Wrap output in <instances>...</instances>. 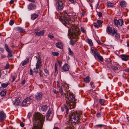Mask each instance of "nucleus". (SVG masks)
<instances>
[{"instance_id": "ddd939ff", "label": "nucleus", "mask_w": 129, "mask_h": 129, "mask_svg": "<svg viewBox=\"0 0 129 129\" xmlns=\"http://www.w3.org/2000/svg\"><path fill=\"white\" fill-rule=\"evenodd\" d=\"M99 52L96 50L91 48L90 52L93 55L95 58H96V55Z\"/></svg>"}, {"instance_id": "a18cd8bd", "label": "nucleus", "mask_w": 129, "mask_h": 129, "mask_svg": "<svg viewBox=\"0 0 129 129\" xmlns=\"http://www.w3.org/2000/svg\"><path fill=\"white\" fill-rule=\"evenodd\" d=\"M81 31L84 33H86V31L84 30L83 27H81Z\"/></svg>"}, {"instance_id": "20e7f679", "label": "nucleus", "mask_w": 129, "mask_h": 129, "mask_svg": "<svg viewBox=\"0 0 129 129\" xmlns=\"http://www.w3.org/2000/svg\"><path fill=\"white\" fill-rule=\"evenodd\" d=\"M67 92V93L64 94L67 103H75V99L74 95L69 91Z\"/></svg>"}, {"instance_id": "6e6552de", "label": "nucleus", "mask_w": 129, "mask_h": 129, "mask_svg": "<svg viewBox=\"0 0 129 129\" xmlns=\"http://www.w3.org/2000/svg\"><path fill=\"white\" fill-rule=\"evenodd\" d=\"M6 117V114L3 111H0V122H3L5 119Z\"/></svg>"}, {"instance_id": "cd10ccee", "label": "nucleus", "mask_w": 129, "mask_h": 129, "mask_svg": "<svg viewBox=\"0 0 129 129\" xmlns=\"http://www.w3.org/2000/svg\"><path fill=\"white\" fill-rule=\"evenodd\" d=\"M28 104V103L26 101V100L24 99L22 102V106H27Z\"/></svg>"}, {"instance_id": "c9c22d12", "label": "nucleus", "mask_w": 129, "mask_h": 129, "mask_svg": "<svg viewBox=\"0 0 129 129\" xmlns=\"http://www.w3.org/2000/svg\"><path fill=\"white\" fill-rule=\"evenodd\" d=\"M5 48L7 51H10V50L9 48L8 45L7 44H5Z\"/></svg>"}, {"instance_id": "423d86ee", "label": "nucleus", "mask_w": 129, "mask_h": 129, "mask_svg": "<svg viewBox=\"0 0 129 129\" xmlns=\"http://www.w3.org/2000/svg\"><path fill=\"white\" fill-rule=\"evenodd\" d=\"M114 24L116 26H118V25L120 26H122L123 23V19H120L118 20L116 19H114Z\"/></svg>"}, {"instance_id": "4468645a", "label": "nucleus", "mask_w": 129, "mask_h": 129, "mask_svg": "<svg viewBox=\"0 0 129 129\" xmlns=\"http://www.w3.org/2000/svg\"><path fill=\"white\" fill-rule=\"evenodd\" d=\"M36 59H37V62L36 65H37L39 66H41V59L39 56L36 57Z\"/></svg>"}, {"instance_id": "49530a36", "label": "nucleus", "mask_w": 129, "mask_h": 129, "mask_svg": "<svg viewBox=\"0 0 129 129\" xmlns=\"http://www.w3.org/2000/svg\"><path fill=\"white\" fill-rule=\"evenodd\" d=\"M48 37H49L50 39H52L54 37V36L53 35H51L50 34L48 35Z\"/></svg>"}, {"instance_id": "8fccbe9b", "label": "nucleus", "mask_w": 129, "mask_h": 129, "mask_svg": "<svg viewBox=\"0 0 129 129\" xmlns=\"http://www.w3.org/2000/svg\"><path fill=\"white\" fill-rule=\"evenodd\" d=\"M70 2L73 4H75L76 3L75 0H69Z\"/></svg>"}, {"instance_id": "e2e57ef3", "label": "nucleus", "mask_w": 129, "mask_h": 129, "mask_svg": "<svg viewBox=\"0 0 129 129\" xmlns=\"http://www.w3.org/2000/svg\"><path fill=\"white\" fill-rule=\"evenodd\" d=\"M75 44V43L73 41H70V44L72 45H73Z\"/></svg>"}, {"instance_id": "6e6d98bb", "label": "nucleus", "mask_w": 129, "mask_h": 129, "mask_svg": "<svg viewBox=\"0 0 129 129\" xmlns=\"http://www.w3.org/2000/svg\"><path fill=\"white\" fill-rule=\"evenodd\" d=\"M6 57V56L5 55H3L1 54V58H5Z\"/></svg>"}, {"instance_id": "72a5a7b5", "label": "nucleus", "mask_w": 129, "mask_h": 129, "mask_svg": "<svg viewBox=\"0 0 129 129\" xmlns=\"http://www.w3.org/2000/svg\"><path fill=\"white\" fill-rule=\"evenodd\" d=\"M107 6L108 7H112L113 6V4L110 2H108L107 3Z\"/></svg>"}, {"instance_id": "c85d7f7f", "label": "nucleus", "mask_w": 129, "mask_h": 129, "mask_svg": "<svg viewBox=\"0 0 129 129\" xmlns=\"http://www.w3.org/2000/svg\"><path fill=\"white\" fill-rule=\"evenodd\" d=\"M79 30L78 29H77V30L76 29V30H75L74 31H73V32H74L76 35L78 36L80 34V33Z\"/></svg>"}, {"instance_id": "774afa93", "label": "nucleus", "mask_w": 129, "mask_h": 129, "mask_svg": "<svg viewBox=\"0 0 129 129\" xmlns=\"http://www.w3.org/2000/svg\"><path fill=\"white\" fill-rule=\"evenodd\" d=\"M20 125L22 127L24 126V124L23 122H21L20 123Z\"/></svg>"}, {"instance_id": "052dcab7", "label": "nucleus", "mask_w": 129, "mask_h": 129, "mask_svg": "<svg viewBox=\"0 0 129 129\" xmlns=\"http://www.w3.org/2000/svg\"><path fill=\"white\" fill-rule=\"evenodd\" d=\"M44 71H45V73H46V74H49V72H48V71L46 69H45L44 70Z\"/></svg>"}, {"instance_id": "de8ad7c7", "label": "nucleus", "mask_w": 129, "mask_h": 129, "mask_svg": "<svg viewBox=\"0 0 129 129\" xmlns=\"http://www.w3.org/2000/svg\"><path fill=\"white\" fill-rule=\"evenodd\" d=\"M58 73V71L57 69H55L54 75L56 76Z\"/></svg>"}, {"instance_id": "6ab92c4d", "label": "nucleus", "mask_w": 129, "mask_h": 129, "mask_svg": "<svg viewBox=\"0 0 129 129\" xmlns=\"http://www.w3.org/2000/svg\"><path fill=\"white\" fill-rule=\"evenodd\" d=\"M56 45L57 48L60 49H62L63 48L62 43L61 42L57 43L56 44Z\"/></svg>"}, {"instance_id": "4d7b16f0", "label": "nucleus", "mask_w": 129, "mask_h": 129, "mask_svg": "<svg viewBox=\"0 0 129 129\" xmlns=\"http://www.w3.org/2000/svg\"><path fill=\"white\" fill-rule=\"evenodd\" d=\"M103 125L102 124H98L96 125H95L96 126H98L100 127H102V126Z\"/></svg>"}, {"instance_id": "a211bd4d", "label": "nucleus", "mask_w": 129, "mask_h": 129, "mask_svg": "<svg viewBox=\"0 0 129 129\" xmlns=\"http://www.w3.org/2000/svg\"><path fill=\"white\" fill-rule=\"evenodd\" d=\"M20 101L19 99L17 98L14 101L13 104L15 106H17L19 105Z\"/></svg>"}, {"instance_id": "5701e85b", "label": "nucleus", "mask_w": 129, "mask_h": 129, "mask_svg": "<svg viewBox=\"0 0 129 129\" xmlns=\"http://www.w3.org/2000/svg\"><path fill=\"white\" fill-rule=\"evenodd\" d=\"M70 103V104H67V105L68 106V107H67L68 108V109L69 108L72 109L75 107V103Z\"/></svg>"}, {"instance_id": "c756f323", "label": "nucleus", "mask_w": 129, "mask_h": 129, "mask_svg": "<svg viewBox=\"0 0 129 129\" xmlns=\"http://www.w3.org/2000/svg\"><path fill=\"white\" fill-rule=\"evenodd\" d=\"M26 100V101L28 103V104H29L30 103V101L32 100V98L30 96L29 97L26 98L25 99Z\"/></svg>"}, {"instance_id": "5fc2aeb1", "label": "nucleus", "mask_w": 129, "mask_h": 129, "mask_svg": "<svg viewBox=\"0 0 129 129\" xmlns=\"http://www.w3.org/2000/svg\"><path fill=\"white\" fill-rule=\"evenodd\" d=\"M85 14V12H83L81 13V15L82 16H83Z\"/></svg>"}, {"instance_id": "4be33fe9", "label": "nucleus", "mask_w": 129, "mask_h": 129, "mask_svg": "<svg viewBox=\"0 0 129 129\" xmlns=\"http://www.w3.org/2000/svg\"><path fill=\"white\" fill-rule=\"evenodd\" d=\"M38 16V15L37 14L34 13L31 14V18L32 20H34L37 18Z\"/></svg>"}, {"instance_id": "603ef678", "label": "nucleus", "mask_w": 129, "mask_h": 129, "mask_svg": "<svg viewBox=\"0 0 129 129\" xmlns=\"http://www.w3.org/2000/svg\"><path fill=\"white\" fill-rule=\"evenodd\" d=\"M0 51L2 53H3L4 51V49L0 47Z\"/></svg>"}, {"instance_id": "69168bd1", "label": "nucleus", "mask_w": 129, "mask_h": 129, "mask_svg": "<svg viewBox=\"0 0 129 129\" xmlns=\"http://www.w3.org/2000/svg\"><path fill=\"white\" fill-rule=\"evenodd\" d=\"M61 97L62 98H63L64 97V93L63 92L60 93Z\"/></svg>"}, {"instance_id": "13d9d810", "label": "nucleus", "mask_w": 129, "mask_h": 129, "mask_svg": "<svg viewBox=\"0 0 129 129\" xmlns=\"http://www.w3.org/2000/svg\"><path fill=\"white\" fill-rule=\"evenodd\" d=\"M16 78V77L14 76H13L12 77V82H13L15 80Z\"/></svg>"}, {"instance_id": "7ed1b4c3", "label": "nucleus", "mask_w": 129, "mask_h": 129, "mask_svg": "<svg viewBox=\"0 0 129 129\" xmlns=\"http://www.w3.org/2000/svg\"><path fill=\"white\" fill-rule=\"evenodd\" d=\"M106 31L108 34L111 35L112 36L116 34L115 38L116 39L118 40L120 38V34L117 33V30L115 28H113V29L110 26H108L106 29Z\"/></svg>"}, {"instance_id": "b1692460", "label": "nucleus", "mask_w": 129, "mask_h": 129, "mask_svg": "<svg viewBox=\"0 0 129 129\" xmlns=\"http://www.w3.org/2000/svg\"><path fill=\"white\" fill-rule=\"evenodd\" d=\"M16 30L21 33H24L25 32V30L22 28L19 27H18L16 28Z\"/></svg>"}, {"instance_id": "dca6fc26", "label": "nucleus", "mask_w": 129, "mask_h": 129, "mask_svg": "<svg viewBox=\"0 0 129 129\" xmlns=\"http://www.w3.org/2000/svg\"><path fill=\"white\" fill-rule=\"evenodd\" d=\"M45 32L44 30H42L39 32H35V33L36 36H43L44 35Z\"/></svg>"}, {"instance_id": "473e14b6", "label": "nucleus", "mask_w": 129, "mask_h": 129, "mask_svg": "<svg viewBox=\"0 0 129 129\" xmlns=\"http://www.w3.org/2000/svg\"><path fill=\"white\" fill-rule=\"evenodd\" d=\"M68 50L69 51V55L72 56H73L74 54L73 52L71 51V49L70 48H69Z\"/></svg>"}, {"instance_id": "39448f33", "label": "nucleus", "mask_w": 129, "mask_h": 129, "mask_svg": "<svg viewBox=\"0 0 129 129\" xmlns=\"http://www.w3.org/2000/svg\"><path fill=\"white\" fill-rule=\"evenodd\" d=\"M62 19V22L64 25L66 24H69L71 22V21L69 20L70 19V16L69 15H67L66 17H63L61 18Z\"/></svg>"}, {"instance_id": "2eb2a0df", "label": "nucleus", "mask_w": 129, "mask_h": 129, "mask_svg": "<svg viewBox=\"0 0 129 129\" xmlns=\"http://www.w3.org/2000/svg\"><path fill=\"white\" fill-rule=\"evenodd\" d=\"M70 66L68 64H66L62 67V69L65 71H68L69 70Z\"/></svg>"}, {"instance_id": "f03ea898", "label": "nucleus", "mask_w": 129, "mask_h": 129, "mask_svg": "<svg viewBox=\"0 0 129 129\" xmlns=\"http://www.w3.org/2000/svg\"><path fill=\"white\" fill-rule=\"evenodd\" d=\"M81 114L78 111L71 112L69 115L70 121L72 123H76L80 120Z\"/></svg>"}, {"instance_id": "ea45409f", "label": "nucleus", "mask_w": 129, "mask_h": 129, "mask_svg": "<svg viewBox=\"0 0 129 129\" xmlns=\"http://www.w3.org/2000/svg\"><path fill=\"white\" fill-rule=\"evenodd\" d=\"M90 85L91 86V87L93 89L95 87V86L94 85L93 83V82H91L90 83Z\"/></svg>"}, {"instance_id": "4c0bfd02", "label": "nucleus", "mask_w": 129, "mask_h": 129, "mask_svg": "<svg viewBox=\"0 0 129 129\" xmlns=\"http://www.w3.org/2000/svg\"><path fill=\"white\" fill-rule=\"evenodd\" d=\"M107 67L108 68H112V64L110 62H108L107 65Z\"/></svg>"}, {"instance_id": "a878e982", "label": "nucleus", "mask_w": 129, "mask_h": 129, "mask_svg": "<svg viewBox=\"0 0 129 129\" xmlns=\"http://www.w3.org/2000/svg\"><path fill=\"white\" fill-rule=\"evenodd\" d=\"M47 106L45 105H43L42 107L41 110L43 112H45L47 110Z\"/></svg>"}, {"instance_id": "e433bc0d", "label": "nucleus", "mask_w": 129, "mask_h": 129, "mask_svg": "<svg viewBox=\"0 0 129 129\" xmlns=\"http://www.w3.org/2000/svg\"><path fill=\"white\" fill-rule=\"evenodd\" d=\"M112 69L114 71L117 70L118 69V67L116 66H112Z\"/></svg>"}, {"instance_id": "9b49d317", "label": "nucleus", "mask_w": 129, "mask_h": 129, "mask_svg": "<svg viewBox=\"0 0 129 129\" xmlns=\"http://www.w3.org/2000/svg\"><path fill=\"white\" fill-rule=\"evenodd\" d=\"M43 93L41 92L37 93L35 96V98L38 101H40L42 99Z\"/></svg>"}, {"instance_id": "f3484780", "label": "nucleus", "mask_w": 129, "mask_h": 129, "mask_svg": "<svg viewBox=\"0 0 129 129\" xmlns=\"http://www.w3.org/2000/svg\"><path fill=\"white\" fill-rule=\"evenodd\" d=\"M36 67L33 69L34 72L36 74L38 73L40 68V66L36 65Z\"/></svg>"}, {"instance_id": "412c9836", "label": "nucleus", "mask_w": 129, "mask_h": 129, "mask_svg": "<svg viewBox=\"0 0 129 129\" xmlns=\"http://www.w3.org/2000/svg\"><path fill=\"white\" fill-rule=\"evenodd\" d=\"M64 109L66 110V114H68L69 112L68 108L67 107L66 105H64L63 107H61V110L62 112H63L64 111Z\"/></svg>"}, {"instance_id": "338daca9", "label": "nucleus", "mask_w": 129, "mask_h": 129, "mask_svg": "<svg viewBox=\"0 0 129 129\" xmlns=\"http://www.w3.org/2000/svg\"><path fill=\"white\" fill-rule=\"evenodd\" d=\"M26 81L25 79L24 80H23L21 82V84L22 85L24 84L25 82Z\"/></svg>"}, {"instance_id": "37998d69", "label": "nucleus", "mask_w": 129, "mask_h": 129, "mask_svg": "<svg viewBox=\"0 0 129 129\" xmlns=\"http://www.w3.org/2000/svg\"><path fill=\"white\" fill-rule=\"evenodd\" d=\"M84 80L86 82H89V76H87L86 78H84Z\"/></svg>"}, {"instance_id": "0eeeda50", "label": "nucleus", "mask_w": 129, "mask_h": 129, "mask_svg": "<svg viewBox=\"0 0 129 129\" xmlns=\"http://www.w3.org/2000/svg\"><path fill=\"white\" fill-rule=\"evenodd\" d=\"M56 3L57 4V7L59 10H60L63 8V4L61 0H56Z\"/></svg>"}, {"instance_id": "09e8293b", "label": "nucleus", "mask_w": 129, "mask_h": 129, "mask_svg": "<svg viewBox=\"0 0 129 129\" xmlns=\"http://www.w3.org/2000/svg\"><path fill=\"white\" fill-rule=\"evenodd\" d=\"M14 23V20H10L9 23L10 25H12Z\"/></svg>"}, {"instance_id": "f8f14e48", "label": "nucleus", "mask_w": 129, "mask_h": 129, "mask_svg": "<svg viewBox=\"0 0 129 129\" xmlns=\"http://www.w3.org/2000/svg\"><path fill=\"white\" fill-rule=\"evenodd\" d=\"M122 60L127 61L129 59V56L128 55L122 54L120 55Z\"/></svg>"}, {"instance_id": "79ce46f5", "label": "nucleus", "mask_w": 129, "mask_h": 129, "mask_svg": "<svg viewBox=\"0 0 129 129\" xmlns=\"http://www.w3.org/2000/svg\"><path fill=\"white\" fill-rule=\"evenodd\" d=\"M99 102L102 105H103L105 102V101L103 99H100Z\"/></svg>"}, {"instance_id": "0e129e2a", "label": "nucleus", "mask_w": 129, "mask_h": 129, "mask_svg": "<svg viewBox=\"0 0 129 129\" xmlns=\"http://www.w3.org/2000/svg\"><path fill=\"white\" fill-rule=\"evenodd\" d=\"M58 63L59 66L61 67V64L62 63V62L61 61H58Z\"/></svg>"}, {"instance_id": "3c124183", "label": "nucleus", "mask_w": 129, "mask_h": 129, "mask_svg": "<svg viewBox=\"0 0 129 129\" xmlns=\"http://www.w3.org/2000/svg\"><path fill=\"white\" fill-rule=\"evenodd\" d=\"M102 14L101 12H99L98 13V16L99 17H102Z\"/></svg>"}, {"instance_id": "9d476101", "label": "nucleus", "mask_w": 129, "mask_h": 129, "mask_svg": "<svg viewBox=\"0 0 129 129\" xmlns=\"http://www.w3.org/2000/svg\"><path fill=\"white\" fill-rule=\"evenodd\" d=\"M27 7L29 11L33 10L36 9V6L34 4L30 3L29 4Z\"/></svg>"}, {"instance_id": "1a4fd4ad", "label": "nucleus", "mask_w": 129, "mask_h": 129, "mask_svg": "<svg viewBox=\"0 0 129 129\" xmlns=\"http://www.w3.org/2000/svg\"><path fill=\"white\" fill-rule=\"evenodd\" d=\"M103 22L101 20H98L97 21V23H94L93 24L95 27L98 28L102 26Z\"/></svg>"}, {"instance_id": "bf43d9fd", "label": "nucleus", "mask_w": 129, "mask_h": 129, "mask_svg": "<svg viewBox=\"0 0 129 129\" xmlns=\"http://www.w3.org/2000/svg\"><path fill=\"white\" fill-rule=\"evenodd\" d=\"M9 68V64L8 63H7L6 64V66L5 67V68L6 69H8Z\"/></svg>"}, {"instance_id": "393cba45", "label": "nucleus", "mask_w": 129, "mask_h": 129, "mask_svg": "<svg viewBox=\"0 0 129 129\" xmlns=\"http://www.w3.org/2000/svg\"><path fill=\"white\" fill-rule=\"evenodd\" d=\"M126 2L124 1H121L120 2V6L122 7H126Z\"/></svg>"}, {"instance_id": "f704fd0d", "label": "nucleus", "mask_w": 129, "mask_h": 129, "mask_svg": "<svg viewBox=\"0 0 129 129\" xmlns=\"http://www.w3.org/2000/svg\"><path fill=\"white\" fill-rule=\"evenodd\" d=\"M8 53V55L9 57H11L12 56V53L13 51L10 50V51H7Z\"/></svg>"}, {"instance_id": "864d4df0", "label": "nucleus", "mask_w": 129, "mask_h": 129, "mask_svg": "<svg viewBox=\"0 0 129 129\" xmlns=\"http://www.w3.org/2000/svg\"><path fill=\"white\" fill-rule=\"evenodd\" d=\"M53 91L54 93L56 94H57L58 92V91H57L56 90L54 89L53 90Z\"/></svg>"}, {"instance_id": "2f4dec72", "label": "nucleus", "mask_w": 129, "mask_h": 129, "mask_svg": "<svg viewBox=\"0 0 129 129\" xmlns=\"http://www.w3.org/2000/svg\"><path fill=\"white\" fill-rule=\"evenodd\" d=\"M52 112L49 110L47 112V114L46 116V119H48L50 115L51 114Z\"/></svg>"}, {"instance_id": "a19ab883", "label": "nucleus", "mask_w": 129, "mask_h": 129, "mask_svg": "<svg viewBox=\"0 0 129 129\" xmlns=\"http://www.w3.org/2000/svg\"><path fill=\"white\" fill-rule=\"evenodd\" d=\"M9 83H7V84L4 83L2 84V86L4 88H5L9 84Z\"/></svg>"}, {"instance_id": "f257e3e1", "label": "nucleus", "mask_w": 129, "mask_h": 129, "mask_svg": "<svg viewBox=\"0 0 129 129\" xmlns=\"http://www.w3.org/2000/svg\"><path fill=\"white\" fill-rule=\"evenodd\" d=\"M45 116L39 113H35L33 118V126L32 129H42Z\"/></svg>"}, {"instance_id": "7c9ffc66", "label": "nucleus", "mask_w": 129, "mask_h": 129, "mask_svg": "<svg viewBox=\"0 0 129 129\" xmlns=\"http://www.w3.org/2000/svg\"><path fill=\"white\" fill-rule=\"evenodd\" d=\"M6 91L5 90L2 91L0 93V94L2 96H4L6 95Z\"/></svg>"}, {"instance_id": "680f3d73", "label": "nucleus", "mask_w": 129, "mask_h": 129, "mask_svg": "<svg viewBox=\"0 0 129 129\" xmlns=\"http://www.w3.org/2000/svg\"><path fill=\"white\" fill-rule=\"evenodd\" d=\"M59 91L60 93H61L63 92L62 88L61 87L60 88L59 90Z\"/></svg>"}, {"instance_id": "c03bdc74", "label": "nucleus", "mask_w": 129, "mask_h": 129, "mask_svg": "<svg viewBox=\"0 0 129 129\" xmlns=\"http://www.w3.org/2000/svg\"><path fill=\"white\" fill-rule=\"evenodd\" d=\"M89 44L92 47V48L93 47H92L93 44L92 41V40L90 39H89Z\"/></svg>"}, {"instance_id": "58836bf2", "label": "nucleus", "mask_w": 129, "mask_h": 129, "mask_svg": "<svg viewBox=\"0 0 129 129\" xmlns=\"http://www.w3.org/2000/svg\"><path fill=\"white\" fill-rule=\"evenodd\" d=\"M52 54L55 56H58L59 55V53L57 52H52Z\"/></svg>"}, {"instance_id": "aec40b11", "label": "nucleus", "mask_w": 129, "mask_h": 129, "mask_svg": "<svg viewBox=\"0 0 129 129\" xmlns=\"http://www.w3.org/2000/svg\"><path fill=\"white\" fill-rule=\"evenodd\" d=\"M97 57L99 60L102 62L103 61V57L101 56L100 53L99 52L96 55V58Z\"/></svg>"}, {"instance_id": "bb28decb", "label": "nucleus", "mask_w": 129, "mask_h": 129, "mask_svg": "<svg viewBox=\"0 0 129 129\" xmlns=\"http://www.w3.org/2000/svg\"><path fill=\"white\" fill-rule=\"evenodd\" d=\"M29 58H27L26 60H25L24 62L22 63V66H23L27 64L29 61Z\"/></svg>"}]
</instances>
